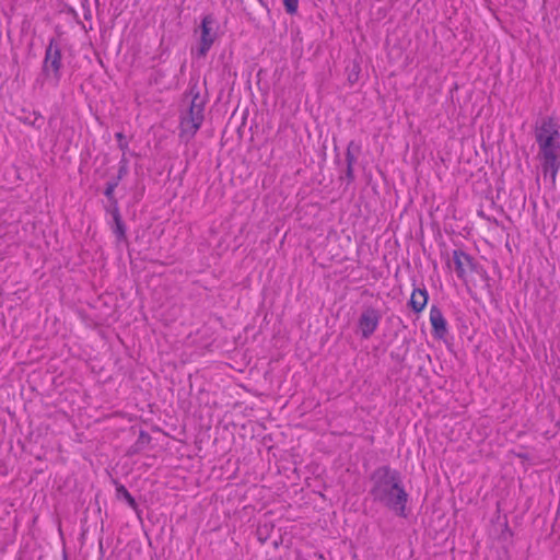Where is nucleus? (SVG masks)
<instances>
[{
    "label": "nucleus",
    "instance_id": "f257e3e1",
    "mask_svg": "<svg viewBox=\"0 0 560 560\" xmlns=\"http://www.w3.org/2000/svg\"><path fill=\"white\" fill-rule=\"evenodd\" d=\"M535 139L542 173L555 183L560 170V131L557 121L552 117L542 118L535 128Z\"/></svg>",
    "mask_w": 560,
    "mask_h": 560
},
{
    "label": "nucleus",
    "instance_id": "f03ea898",
    "mask_svg": "<svg viewBox=\"0 0 560 560\" xmlns=\"http://www.w3.org/2000/svg\"><path fill=\"white\" fill-rule=\"evenodd\" d=\"M374 478V500L383 502L398 515L405 516L408 494L400 485L398 472L389 467H382L375 472Z\"/></svg>",
    "mask_w": 560,
    "mask_h": 560
},
{
    "label": "nucleus",
    "instance_id": "7ed1b4c3",
    "mask_svg": "<svg viewBox=\"0 0 560 560\" xmlns=\"http://www.w3.org/2000/svg\"><path fill=\"white\" fill-rule=\"evenodd\" d=\"M189 94L191 95L189 109L182 116L179 122V136L186 141L192 139L200 129L205 118L203 112L206 104L200 97L197 88L190 89Z\"/></svg>",
    "mask_w": 560,
    "mask_h": 560
},
{
    "label": "nucleus",
    "instance_id": "20e7f679",
    "mask_svg": "<svg viewBox=\"0 0 560 560\" xmlns=\"http://www.w3.org/2000/svg\"><path fill=\"white\" fill-rule=\"evenodd\" d=\"M217 39L215 20L211 14L202 18L199 26V45L197 52L199 57H205Z\"/></svg>",
    "mask_w": 560,
    "mask_h": 560
},
{
    "label": "nucleus",
    "instance_id": "39448f33",
    "mask_svg": "<svg viewBox=\"0 0 560 560\" xmlns=\"http://www.w3.org/2000/svg\"><path fill=\"white\" fill-rule=\"evenodd\" d=\"M381 314L373 307L363 310L359 319L358 327L362 338L369 339L378 328Z\"/></svg>",
    "mask_w": 560,
    "mask_h": 560
},
{
    "label": "nucleus",
    "instance_id": "423d86ee",
    "mask_svg": "<svg viewBox=\"0 0 560 560\" xmlns=\"http://www.w3.org/2000/svg\"><path fill=\"white\" fill-rule=\"evenodd\" d=\"M61 51L57 44L50 42L45 54L44 71L56 80L60 77Z\"/></svg>",
    "mask_w": 560,
    "mask_h": 560
},
{
    "label": "nucleus",
    "instance_id": "0eeeda50",
    "mask_svg": "<svg viewBox=\"0 0 560 560\" xmlns=\"http://www.w3.org/2000/svg\"><path fill=\"white\" fill-rule=\"evenodd\" d=\"M456 275L459 279H465L467 273L474 270V260L462 249H455L452 254Z\"/></svg>",
    "mask_w": 560,
    "mask_h": 560
},
{
    "label": "nucleus",
    "instance_id": "6e6552de",
    "mask_svg": "<svg viewBox=\"0 0 560 560\" xmlns=\"http://www.w3.org/2000/svg\"><path fill=\"white\" fill-rule=\"evenodd\" d=\"M430 323L434 336L442 338L447 332V323L444 318L442 311L438 306H431L430 308Z\"/></svg>",
    "mask_w": 560,
    "mask_h": 560
},
{
    "label": "nucleus",
    "instance_id": "1a4fd4ad",
    "mask_svg": "<svg viewBox=\"0 0 560 560\" xmlns=\"http://www.w3.org/2000/svg\"><path fill=\"white\" fill-rule=\"evenodd\" d=\"M429 300V293L425 288H415L411 292L409 305L417 314L421 313Z\"/></svg>",
    "mask_w": 560,
    "mask_h": 560
},
{
    "label": "nucleus",
    "instance_id": "9d476101",
    "mask_svg": "<svg viewBox=\"0 0 560 560\" xmlns=\"http://www.w3.org/2000/svg\"><path fill=\"white\" fill-rule=\"evenodd\" d=\"M113 218H114V222H115L114 233H115L116 237L118 238V241H125L126 240V229H125V225L120 218V214L117 210L114 211Z\"/></svg>",
    "mask_w": 560,
    "mask_h": 560
},
{
    "label": "nucleus",
    "instance_id": "9b49d317",
    "mask_svg": "<svg viewBox=\"0 0 560 560\" xmlns=\"http://www.w3.org/2000/svg\"><path fill=\"white\" fill-rule=\"evenodd\" d=\"M116 492H117V495H120L126 500V502L128 503V505L131 509L137 510L138 505H137L135 498L130 494V492L127 490V488L124 485L118 483L116 486Z\"/></svg>",
    "mask_w": 560,
    "mask_h": 560
},
{
    "label": "nucleus",
    "instance_id": "f8f14e48",
    "mask_svg": "<svg viewBox=\"0 0 560 560\" xmlns=\"http://www.w3.org/2000/svg\"><path fill=\"white\" fill-rule=\"evenodd\" d=\"M299 1L300 0H283L285 11L291 15L295 14L298 12Z\"/></svg>",
    "mask_w": 560,
    "mask_h": 560
},
{
    "label": "nucleus",
    "instance_id": "ddd939ff",
    "mask_svg": "<svg viewBox=\"0 0 560 560\" xmlns=\"http://www.w3.org/2000/svg\"><path fill=\"white\" fill-rule=\"evenodd\" d=\"M115 187H116V184H108L107 187H106V190H105V195L110 198L114 194V190H115Z\"/></svg>",
    "mask_w": 560,
    "mask_h": 560
},
{
    "label": "nucleus",
    "instance_id": "4468645a",
    "mask_svg": "<svg viewBox=\"0 0 560 560\" xmlns=\"http://www.w3.org/2000/svg\"><path fill=\"white\" fill-rule=\"evenodd\" d=\"M122 135L121 133H117V138L118 139H121Z\"/></svg>",
    "mask_w": 560,
    "mask_h": 560
}]
</instances>
